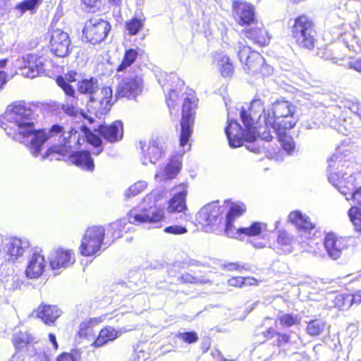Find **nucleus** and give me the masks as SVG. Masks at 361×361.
<instances>
[{"mask_svg": "<svg viewBox=\"0 0 361 361\" xmlns=\"http://www.w3.org/2000/svg\"><path fill=\"white\" fill-rule=\"evenodd\" d=\"M178 97V92L174 90H171L169 93L166 95V102L170 109L176 106V102Z\"/></svg>", "mask_w": 361, "mask_h": 361, "instance_id": "nucleus-55", "label": "nucleus"}, {"mask_svg": "<svg viewBox=\"0 0 361 361\" xmlns=\"http://www.w3.org/2000/svg\"><path fill=\"white\" fill-rule=\"evenodd\" d=\"M220 207L215 204H209L203 207L197 214V219L204 226H212L221 222Z\"/></svg>", "mask_w": 361, "mask_h": 361, "instance_id": "nucleus-22", "label": "nucleus"}, {"mask_svg": "<svg viewBox=\"0 0 361 361\" xmlns=\"http://www.w3.org/2000/svg\"><path fill=\"white\" fill-rule=\"evenodd\" d=\"M87 139L90 143L95 147H99L102 145L101 139L96 135H92Z\"/></svg>", "mask_w": 361, "mask_h": 361, "instance_id": "nucleus-63", "label": "nucleus"}, {"mask_svg": "<svg viewBox=\"0 0 361 361\" xmlns=\"http://www.w3.org/2000/svg\"><path fill=\"white\" fill-rule=\"evenodd\" d=\"M32 338L27 331H18L13 335V344L18 350L25 347L32 341Z\"/></svg>", "mask_w": 361, "mask_h": 361, "instance_id": "nucleus-40", "label": "nucleus"}, {"mask_svg": "<svg viewBox=\"0 0 361 361\" xmlns=\"http://www.w3.org/2000/svg\"><path fill=\"white\" fill-rule=\"evenodd\" d=\"M143 90V80L141 75L126 76L120 82L117 88L118 97H128L134 99L139 95Z\"/></svg>", "mask_w": 361, "mask_h": 361, "instance_id": "nucleus-15", "label": "nucleus"}, {"mask_svg": "<svg viewBox=\"0 0 361 361\" xmlns=\"http://www.w3.org/2000/svg\"><path fill=\"white\" fill-rule=\"evenodd\" d=\"M110 30L109 22L95 16L85 22L82 37L93 44H99L105 39Z\"/></svg>", "mask_w": 361, "mask_h": 361, "instance_id": "nucleus-9", "label": "nucleus"}, {"mask_svg": "<svg viewBox=\"0 0 361 361\" xmlns=\"http://www.w3.org/2000/svg\"><path fill=\"white\" fill-rule=\"evenodd\" d=\"M245 35L255 44L265 46L270 42L271 37L264 29L262 23H257V26L245 30Z\"/></svg>", "mask_w": 361, "mask_h": 361, "instance_id": "nucleus-30", "label": "nucleus"}, {"mask_svg": "<svg viewBox=\"0 0 361 361\" xmlns=\"http://www.w3.org/2000/svg\"><path fill=\"white\" fill-rule=\"evenodd\" d=\"M253 278H243L241 276L232 277L228 280V284L231 286L242 287L243 285H253L256 283Z\"/></svg>", "mask_w": 361, "mask_h": 361, "instance_id": "nucleus-47", "label": "nucleus"}, {"mask_svg": "<svg viewBox=\"0 0 361 361\" xmlns=\"http://www.w3.org/2000/svg\"><path fill=\"white\" fill-rule=\"evenodd\" d=\"M157 195L155 192L148 194L142 203L131 209L128 214V223L140 225L160 222L164 219V210L156 207Z\"/></svg>", "mask_w": 361, "mask_h": 361, "instance_id": "nucleus-5", "label": "nucleus"}, {"mask_svg": "<svg viewBox=\"0 0 361 361\" xmlns=\"http://www.w3.org/2000/svg\"><path fill=\"white\" fill-rule=\"evenodd\" d=\"M303 126L307 130L317 129L319 127V123L314 121H306Z\"/></svg>", "mask_w": 361, "mask_h": 361, "instance_id": "nucleus-60", "label": "nucleus"}, {"mask_svg": "<svg viewBox=\"0 0 361 361\" xmlns=\"http://www.w3.org/2000/svg\"><path fill=\"white\" fill-rule=\"evenodd\" d=\"M56 83L66 95V99L61 105L63 112L70 116H76L80 114L81 109L78 105V99L75 96V89L62 76H59L56 78Z\"/></svg>", "mask_w": 361, "mask_h": 361, "instance_id": "nucleus-14", "label": "nucleus"}, {"mask_svg": "<svg viewBox=\"0 0 361 361\" xmlns=\"http://www.w3.org/2000/svg\"><path fill=\"white\" fill-rule=\"evenodd\" d=\"M262 239L263 240L260 242H252L253 247L257 249H262L265 247L267 241V237L266 234L262 235Z\"/></svg>", "mask_w": 361, "mask_h": 361, "instance_id": "nucleus-61", "label": "nucleus"}, {"mask_svg": "<svg viewBox=\"0 0 361 361\" xmlns=\"http://www.w3.org/2000/svg\"><path fill=\"white\" fill-rule=\"evenodd\" d=\"M225 133L227 136L229 145L233 147H238L243 145L245 140L252 142L257 137H260L262 140L269 141L272 139L271 131H263L261 133V127L259 129L257 126L245 127L243 129L241 126L231 116V112L228 109V126L225 128Z\"/></svg>", "mask_w": 361, "mask_h": 361, "instance_id": "nucleus-4", "label": "nucleus"}, {"mask_svg": "<svg viewBox=\"0 0 361 361\" xmlns=\"http://www.w3.org/2000/svg\"><path fill=\"white\" fill-rule=\"evenodd\" d=\"M324 245L329 257L333 259L339 258L343 250L346 247L345 240L343 238H338L334 233L326 235Z\"/></svg>", "mask_w": 361, "mask_h": 361, "instance_id": "nucleus-27", "label": "nucleus"}, {"mask_svg": "<svg viewBox=\"0 0 361 361\" xmlns=\"http://www.w3.org/2000/svg\"><path fill=\"white\" fill-rule=\"evenodd\" d=\"M8 60L6 59L0 60V90L3 88L7 82V73L5 71Z\"/></svg>", "mask_w": 361, "mask_h": 361, "instance_id": "nucleus-52", "label": "nucleus"}, {"mask_svg": "<svg viewBox=\"0 0 361 361\" xmlns=\"http://www.w3.org/2000/svg\"><path fill=\"white\" fill-rule=\"evenodd\" d=\"M344 151L341 147H338L336 153L328 159V179L341 194L346 196L347 200H353L361 205V187L354 190L356 179L361 176V173L353 171L348 161L345 159Z\"/></svg>", "mask_w": 361, "mask_h": 361, "instance_id": "nucleus-2", "label": "nucleus"}, {"mask_svg": "<svg viewBox=\"0 0 361 361\" xmlns=\"http://www.w3.org/2000/svg\"><path fill=\"white\" fill-rule=\"evenodd\" d=\"M278 319L282 326L288 328L300 324L301 318L298 314H283L278 317Z\"/></svg>", "mask_w": 361, "mask_h": 361, "instance_id": "nucleus-42", "label": "nucleus"}, {"mask_svg": "<svg viewBox=\"0 0 361 361\" xmlns=\"http://www.w3.org/2000/svg\"><path fill=\"white\" fill-rule=\"evenodd\" d=\"M49 259L50 267L53 270H59L72 265L75 257L72 250L58 248L49 255Z\"/></svg>", "mask_w": 361, "mask_h": 361, "instance_id": "nucleus-19", "label": "nucleus"}, {"mask_svg": "<svg viewBox=\"0 0 361 361\" xmlns=\"http://www.w3.org/2000/svg\"><path fill=\"white\" fill-rule=\"evenodd\" d=\"M348 216L355 230L361 232V209L352 207L348 211Z\"/></svg>", "mask_w": 361, "mask_h": 361, "instance_id": "nucleus-46", "label": "nucleus"}, {"mask_svg": "<svg viewBox=\"0 0 361 361\" xmlns=\"http://www.w3.org/2000/svg\"><path fill=\"white\" fill-rule=\"evenodd\" d=\"M181 169V162L179 157H173L167 164L155 174V178L160 180L173 179L179 173Z\"/></svg>", "mask_w": 361, "mask_h": 361, "instance_id": "nucleus-29", "label": "nucleus"}, {"mask_svg": "<svg viewBox=\"0 0 361 361\" xmlns=\"http://www.w3.org/2000/svg\"><path fill=\"white\" fill-rule=\"evenodd\" d=\"M57 361H76L73 355L69 353H63L60 355L58 358Z\"/></svg>", "mask_w": 361, "mask_h": 361, "instance_id": "nucleus-64", "label": "nucleus"}, {"mask_svg": "<svg viewBox=\"0 0 361 361\" xmlns=\"http://www.w3.org/2000/svg\"><path fill=\"white\" fill-rule=\"evenodd\" d=\"M33 314L45 324L54 326L56 319L61 317L62 311L56 305L42 303L33 312Z\"/></svg>", "mask_w": 361, "mask_h": 361, "instance_id": "nucleus-25", "label": "nucleus"}, {"mask_svg": "<svg viewBox=\"0 0 361 361\" xmlns=\"http://www.w3.org/2000/svg\"><path fill=\"white\" fill-rule=\"evenodd\" d=\"M45 267L46 261L41 251H34L28 259L26 276L29 279H37L43 274Z\"/></svg>", "mask_w": 361, "mask_h": 361, "instance_id": "nucleus-24", "label": "nucleus"}, {"mask_svg": "<svg viewBox=\"0 0 361 361\" xmlns=\"http://www.w3.org/2000/svg\"><path fill=\"white\" fill-rule=\"evenodd\" d=\"M275 336L277 338V345L279 346H283L286 344L292 342V337L290 335H287L286 334H279L271 328L268 329L265 334V336L267 338H274Z\"/></svg>", "mask_w": 361, "mask_h": 361, "instance_id": "nucleus-44", "label": "nucleus"}, {"mask_svg": "<svg viewBox=\"0 0 361 361\" xmlns=\"http://www.w3.org/2000/svg\"><path fill=\"white\" fill-rule=\"evenodd\" d=\"M213 63L224 78L231 77L234 66L230 58L223 52L216 53L213 56Z\"/></svg>", "mask_w": 361, "mask_h": 361, "instance_id": "nucleus-31", "label": "nucleus"}, {"mask_svg": "<svg viewBox=\"0 0 361 361\" xmlns=\"http://www.w3.org/2000/svg\"><path fill=\"white\" fill-rule=\"evenodd\" d=\"M105 234L102 226H92L87 229L81 241L80 251L84 256H92L100 250Z\"/></svg>", "mask_w": 361, "mask_h": 361, "instance_id": "nucleus-12", "label": "nucleus"}, {"mask_svg": "<svg viewBox=\"0 0 361 361\" xmlns=\"http://www.w3.org/2000/svg\"><path fill=\"white\" fill-rule=\"evenodd\" d=\"M142 145L141 161L143 165H147L149 163L156 164L162 157L165 155V150L163 146L157 140H150L148 145Z\"/></svg>", "mask_w": 361, "mask_h": 361, "instance_id": "nucleus-20", "label": "nucleus"}, {"mask_svg": "<svg viewBox=\"0 0 361 361\" xmlns=\"http://www.w3.org/2000/svg\"><path fill=\"white\" fill-rule=\"evenodd\" d=\"M293 236L286 231H279L276 249L284 254H290L293 251Z\"/></svg>", "mask_w": 361, "mask_h": 361, "instance_id": "nucleus-34", "label": "nucleus"}, {"mask_svg": "<svg viewBox=\"0 0 361 361\" xmlns=\"http://www.w3.org/2000/svg\"><path fill=\"white\" fill-rule=\"evenodd\" d=\"M240 114L244 126L250 127L252 125V126H257L258 129H259L260 126L261 133L263 131H267V128L265 127V125L264 126L261 125L262 120L264 123V117L267 114V111L265 110L264 102L262 99H253L250 103L248 111L241 108Z\"/></svg>", "mask_w": 361, "mask_h": 361, "instance_id": "nucleus-10", "label": "nucleus"}, {"mask_svg": "<svg viewBox=\"0 0 361 361\" xmlns=\"http://www.w3.org/2000/svg\"><path fill=\"white\" fill-rule=\"evenodd\" d=\"M43 0H23L17 4L11 11L16 18H21L27 11L35 13Z\"/></svg>", "mask_w": 361, "mask_h": 361, "instance_id": "nucleus-33", "label": "nucleus"}, {"mask_svg": "<svg viewBox=\"0 0 361 361\" xmlns=\"http://www.w3.org/2000/svg\"><path fill=\"white\" fill-rule=\"evenodd\" d=\"M286 130H281L280 131H274L279 136V140L283 149L288 154H290L295 149V143L290 136L285 133Z\"/></svg>", "mask_w": 361, "mask_h": 361, "instance_id": "nucleus-41", "label": "nucleus"}, {"mask_svg": "<svg viewBox=\"0 0 361 361\" xmlns=\"http://www.w3.org/2000/svg\"><path fill=\"white\" fill-rule=\"evenodd\" d=\"M24 66L22 75L26 78H34L44 73L46 70L45 59L36 54H26L23 57Z\"/></svg>", "mask_w": 361, "mask_h": 361, "instance_id": "nucleus-18", "label": "nucleus"}, {"mask_svg": "<svg viewBox=\"0 0 361 361\" xmlns=\"http://www.w3.org/2000/svg\"><path fill=\"white\" fill-rule=\"evenodd\" d=\"M273 354V346L271 344L263 343L255 348L252 356L257 361H267L270 360Z\"/></svg>", "mask_w": 361, "mask_h": 361, "instance_id": "nucleus-38", "label": "nucleus"}, {"mask_svg": "<svg viewBox=\"0 0 361 361\" xmlns=\"http://www.w3.org/2000/svg\"><path fill=\"white\" fill-rule=\"evenodd\" d=\"M197 99L192 95L191 97H186L182 109V121L180 123V145L184 147L188 142L192 133V127L194 121L195 109L197 106Z\"/></svg>", "mask_w": 361, "mask_h": 361, "instance_id": "nucleus-11", "label": "nucleus"}, {"mask_svg": "<svg viewBox=\"0 0 361 361\" xmlns=\"http://www.w3.org/2000/svg\"><path fill=\"white\" fill-rule=\"evenodd\" d=\"M289 221L294 224L301 235L306 238H310L314 235L315 225L310 221L306 215L302 214L300 211H293L288 216Z\"/></svg>", "mask_w": 361, "mask_h": 361, "instance_id": "nucleus-21", "label": "nucleus"}, {"mask_svg": "<svg viewBox=\"0 0 361 361\" xmlns=\"http://www.w3.org/2000/svg\"><path fill=\"white\" fill-rule=\"evenodd\" d=\"M99 323L100 320L97 318H90L88 320L83 321L79 326L78 336L80 338H87L89 341L94 340V329Z\"/></svg>", "mask_w": 361, "mask_h": 361, "instance_id": "nucleus-35", "label": "nucleus"}, {"mask_svg": "<svg viewBox=\"0 0 361 361\" xmlns=\"http://www.w3.org/2000/svg\"><path fill=\"white\" fill-rule=\"evenodd\" d=\"M232 7L234 18L238 25L244 26L255 23V8L251 4L236 0L233 2Z\"/></svg>", "mask_w": 361, "mask_h": 361, "instance_id": "nucleus-17", "label": "nucleus"}, {"mask_svg": "<svg viewBox=\"0 0 361 361\" xmlns=\"http://www.w3.org/2000/svg\"><path fill=\"white\" fill-rule=\"evenodd\" d=\"M236 50L240 62L244 63V71L248 74H257L264 64L262 56L257 51H251L250 47L242 42H238Z\"/></svg>", "mask_w": 361, "mask_h": 361, "instance_id": "nucleus-13", "label": "nucleus"}, {"mask_svg": "<svg viewBox=\"0 0 361 361\" xmlns=\"http://www.w3.org/2000/svg\"><path fill=\"white\" fill-rule=\"evenodd\" d=\"M164 232L172 234H183L187 232V229L180 226H171L165 228Z\"/></svg>", "mask_w": 361, "mask_h": 361, "instance_id": "nucleus-56", "label": "nucleus"}, {"mask_svg": "<svg viewBox=\"0 0 361 361\" xmlns=\"http://www.w3.org/2000/svg\"><path fill=\"white\" fill-rule=\"evenodd\" d=\"M98 132L108 142H117L123 137V124L121 121H117L109 126L100 125Z\"/></svg>", "mask_w": 361, "mask_h": 361, "instance_id": "nucleus-28", "label": "nucleus"}, {"mask_svg": "<svg viewBox=\"0 0 361 361\" xmlns=\"http://www.w3.org/2000/svg\"><path fill=\"white\" fill-rule=\"evenodd\" d=\"M341 122L343 121L340 118H335L329 121V125L334 129L337 130L338 132L342 134H347L348 130L341 124Z\"/></svg>", "mask_w": 361, "mask_h": 361, "instance_id": "nucleus-54", "label": "nucleus"}, {"mask_svg": "<svg viewBox=\"0 0 361 361\" xmlns=\"http://www.w3.org/2000/svg\"><path fill=\"white\" fill-rule=\"evenodd\" d=\"M49 47L56 56L65 57L70 51L71 39L67 32L61 29H54L50 32Z\"/></svg>", "mask_w": 361, "mask_h": 361, "instance_id": "nucleus-16", "label": "nucleus"}, {"mask_svg": "<svg viewBox=\"0 0 361 361\" xmlns=\"http://www.w3.org/2000/svg\"><path fill=\"white\" fill-rule=\"evenodd\" d=\"M98 89V81L94 78L83 79L78 82V90L82 94L90 95V97H91Z\"/></svg>", "mask_w": 361, "mask_h": 361, "instance_id": "nucleus-37", "label": "nucleus"}, {"mask_svg": "<svg viewBox=\"0 0 361 361\" xmlns=\"http://www.w3.org/2000/svg\"><path fill=\"white\" fill-rule=\"evenodd\" d=\"M145 18H133L130 21L126 23V29L128 34L135 35L143 27Z\"/></svg>", "mask_w": 361, "mask_h": 361, "instance_id": "nucleus-43", "label": "nucleus"}, {"mask_svg": "<svg viewBox=\"0 0 361 361\" xmlns=\"http://www.w3.org/2000/svg\"><path fill=\"white\" fill-rule=\"evenodd\" d=\"M140 52L141 50L137 48L126 49L123 60L116 68L117 72H123L130 68L135 61Z\"/></svg>", "mask_w": 361, "mask_h": 361, "instance_id": "nucleus-36", "label": "nucleus"}, {"mask_svg": "<svg viewBox=\"0 0 361 361\" xmlns=\"http://www.w3.org/2000/svg\"><path fill=\"white\" fill-rule=\"evenodd\" d=\"M126 222L124 220L117 221L110 225L111 229L113 231L112 235L114 238H118L121 237V233L125 231Z\"/></svg>", "mask_w": 361, "mask_h": 361, "instance_id": "nucleus-48", "label": "nucleus"}, {"mask_svg": "<svg viewBox=\"0 0 361 361\" xmlns=\"http://www.w3.org/2000/svg\"><path fill=\"white\" fill-rule=\"evenodd\" d=\"M37 115L30 104L24 101H17L9 104L4 114L0 116V127L12 139L25 144L32 156L37 157L44 144L51 137H59V143L49 147L42 159L53 155L51 159H61L60 157L69 156L75 165L92 171L93 159L87 152L73 153L85 142V137L72 129L65 131L59 124L53 125L49 130H36Z\"/></svg>", "mask_w": 361, "mask_h": 361, "instance_id": "nucleus-1", "label": "nucleus"}, {"mask_svg": "<svg viewBox=\"0 0 361 361\" xmlns=\"http://www.w3.org/2000/svg\"><path fill=\"white\" fill-rule=\"evenodd\" d=\"M113 91L110 87L104 86L99 88L90 97L87 102L88 111L101 118L106 114L113 104Z\"/></svg>", "mask_w": 361, "mask_h": 361, "instance_id": "nucleus-8", "label": "nucleus"}, {"mask_svg": "<svg viewBox=\"0 0 361 361\" xmlns=\"http://www.w3.org/2000/svg\"><path fill=\"white\" fill-rule=\"evenodd\" d=\"M30 245L28 240L15 238L8 240L6 245L5 250L6 253L11 257L17 259L24 254L25 250L29 248Z\"/></svg>", "mask_w": 361, "mask_h": 361, "instance_id": "nucleus-32", "label": "nucleus"}, {"mask_svg": "<svg viewBox=\"0 0 361 361\" xmlns=\"http://www.w3.org/2000/svg\"><path fill=\"white\" fill-rule=\"evenodd\" d=\"M296 107L286 100H278L273 103L271 109L267 110L264 117L265 127L274 131L293 128L297 121Z\"/></svg>", "mask_w": 361, "mask_h": 361, "instance_id": "nucleus-3", "label": "nucleus"}, {"mask_svg": "<svg viewBox=\"0 0 361 361\" xmlns=\"http://www.w3.org/2000/svg\"><path fill=\"white\" fill-rule=\"evenodd\" d=\"M347 302L344 300H338V295H337L335 298V305L338 307V309L345 310H348L350 306H345Z\"/></svg>", "mask_w": 361, "mask_h": 361, "instance_id": "nucleus-59", "label": "nucleus"}, {"mask_svg": "<svg viewBox=\"0 0 361 361\" xmlns=\"http://www.w3.org/2000/svg\"><path fill=\"white\" fill-rule=\"evenodd\" d=\"M292 37L296 44L302 49H312L316 42V30L313 20L305 15L294 20L291 29Z\"/></svg>", "mask_w": 361, "mask_h": 361, "instance_id": "nucleus-7", "label": "nucleus"}, {"mask_svg": "<svg viewBox=\"0 0 361 361\" xmlns=\"http://www.w3.org/2000/svg\"><path fill=\"white\" fill-rule=\"evenodd\" d=\"M86 9L89 12L94 13L99 11L102 5L101 0H82Z\"/></svg>", "mask_w": 361, "mask_h": 361, "instance_id": "nucleus-50", "label": "nucleus"}, {"mask_svg": "<svg viewBox=\"0 0 361 361\" xmlns=\"http://www.w3.org/2000/svg\"><path fill=\"white\" fill-rule=\"evenodd\" d=\"M348 66L350 68L355 70L361 73V56L357 59L350 60L348 62Z\"/></svg>", "mask_w": 361, "mask_h": 361, "instance_id": "nucleus-57", "label": "nucleus"}, {"mask_svg": "<svg viewBox=\"0 0 361 361\" xmlns=\"http://www.w3.org/2000/svg\"><path fill=\"white\" fill-rule=\"evenodd\" d=\"M180 280L183 283H196L200 282L198 279L188 273L183 274Z\"/></svg>", "mask_w": 361, "mask_h": 361, "instance_id": "nucleus-58", "label": "nucleus"}, {"mask_svg": "<svg viewBox=\"0 0 361 361\" xmlns=\"http://www.w3.org/2000/svg\"><path fill=\"white\" fill-rule=\"evenodd\" d=\"M327 328L326 322L322 319H313L307 323L306 332L308 335L316 336L323 333Z\"/></svg>", "mask_w": 361, "mask_h": 361, "instance_id": "nucleus-39", "label": "nucleus"}, {"mask_svg": "<svg viewBox=\"0 0 361 361\" xmlns=\"http://www.w3.org/2000/svg\"><path fill=\"white\" fill-rule=\"evenodd\" d=\"M147 186V183L145 181H137L128 188V189L125 192V196L126 198L135 197L144 191Z\"/></svg>", "mask_w": 361, "mask_h": 361, "instance_id": "nucleus-45", "label": "nucleus"}, {"mask_svg": "<svg viewBox=\"0 0 361 361\" xmlns=\"http://www.w3.org/2000/svg\"><path fill=\"white\" fill-rule=\"evenodd\" d=\"M187 188L188 185L183 183L172 189L173 197L169 200L168 207L169 212H182L186 209Z\"/></svg>", "mask_w": 361, "mask_h": 361, "instance_id": "nucleus-23", "label": "nucleus"}, {"mask_svg": "<svg viewBox=\"0 0 361 361\" xmlns=\"http://www.w3.org/2000/svg\"><path fill=\"white\" fill-rule=\"evenodd\" d=\"M338 300H344L347 302L345 306H351L353 304L361 302V295H338Z\"/></svg>", "mask_w": 361, "mask_h": 361, "instance_id": "nucleus-49", "label": "nucleus"}, {"mask_svg": "<svg viewBox=\"0 0 361 361\" xmlns=\"http://www.w3.org/2000/svg\"><path fill=\"white\" fill-rule=\"evenodd\" d=\"M133 326L131 329H126L125 327L116 330L111 326H107L102 329L97 338L93 341L92 345L95 348H99L105 345L109 341H113L118 337L121 336L123 334L126 333L132 329H135Z\"/></svg>", "mask_w": 361, "mask_h": 361, "instance_id": "nucleus-26", "label": "nucleus"}, {"mask_svg": "<svg viewBox=\"0 0 361 361\" xmlns=\"http://www.w3.org/2000/svg\"><path fill=\"white\" fill-rule=\"evenodd\" d=\"M272 73V68L269 65L266 64L264 62V64L262 65V68L259 69V71L258 73H260L262 75L265 76L270 75Z\"/></svg>", "mask_w": 361, "mask_h": 361, "instance_id": "nucleus-62", "label": "nucleus"}, {"mask_svg": "<svg viewBox=\"0 0 361 361\" xmlns=\"http://www.w3.org/2000/svg\"><path fill=\"white\" fill-rule=\"evenodd\" d=\"M177 336L188 343H192L198 340V336L194 331L179 333Z\"/></svg>", "mask_w": 361, "mask_h": 361, "instance_id": "nucleus-51", "label": "nucleus"}, {"mask_svg": "<svg viewBox=\"0 0 361 361\" xmlns=\"http://www.w3.org/2000/svg\"><path fill=\"white\" fill-rule=\"evenodd\" d=\"M346 47L354 52H359L361 51V45L360 44L357 38L355 36L351 37L350 42L345 39Z\"/></svg>", "mask_w": 361, "mask_h": 361, "instance_id": "nucleus-53", "label": "nucleus"}, {"mask_svg": "<svg viewBox=\"0 0 361 361\" xmlns=\"http://www.w3.org/2000/svg\"><path fill=\"white\" fill-rule=\"evenodd\" d=\"M246 210V207L243 203L234 204L231 206L226 214L225 220V233L230 238H235L237 235L244 234L247 236H256L264 234L267 231V225L261 222H253L247 227L235 228L233 226L234 220L240 216Z\"/></svg>", "mask_w": 361, "mask_h": 361, "instance_id": "nucleus-6", "label": "nucleus"}]
</instances>
